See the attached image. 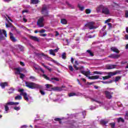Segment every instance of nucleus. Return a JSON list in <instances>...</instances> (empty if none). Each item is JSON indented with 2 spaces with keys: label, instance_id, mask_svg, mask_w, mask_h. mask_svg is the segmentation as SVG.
I'll use <instances>...</instances> for the list:
<instances>
[{
  "label": "nucleus",
  "instance_id": "1",
  "mask_svg": "<svg viewBox=\"0 0 128 128\" xmlns=\"http://www.w3.org/2000/svg\"><path fill=\"white\" fill-rule=\"evenodd\" d=\"M25 86L28 88H31V90H34L35 88L40 90L42 88L40 85L30 82H26Z\"/></svg>",
  "mask_w": 128,
  "mask_h": 128
},
{
  "label": "nucleus",
  "instance_id": "2",
  "mask_svg": "<svg viewBox=\"0 0 128 128\" xmlns=\"http://www.w3.org/2000/svg\"><path fill=\"white\" fill-rule=\"evenodd\" d=\"M80 72L82 74H84V76H86V78H88V80H98L100 78V76H89L90 74V70L88 71H80Z\"/></svg>",
  "mask_w": 128,
  "mask_h": 128
},
{
  "label": "nucleus",
  "instance_id": "3",
  "mask_svg": "<svg viewBox=\"0 0 128 128\" xmlns=\"http://www.w3.org/2000/svg\"><path fill=\"white\" fill-rule=\"evenodd\" d=\"M46 88H50V90H49L50 92H52V90L62 92V88L58 86H55L52 88V84H46Z\"/></svg>",
  "mask_w": 128,
  "mask_h": 128
},
{
  "label": "nucleus",
  "instance_id": "4",
  "mask_svg": "<svg viewBox=\"0 0 128 128\" xmlns=\"http://www.w3.org/2000/svg\"><path fill=\"white\" fill-rule=\"evenodd\" d=\"M18 92H20V96H24V100H26V102H28V100H30V98H28V94H26V92H24V89H19L18 90Z\"/></svg>",
  "mask_w": 128,
  "mask_h": 128
},
{
  "label": "nucleus",
  "instance_id": "5",
  "mask_svg": "<svg viewBox=\"0 0 128 128\" xmlns=\"http://www.w3.org/2000/svg\"><path fill=\"white\" fill-rule=\"evenodd\" d=\"M4 34L6 36V38H7L8 35L6 34V31L4 30H0V42L1 40H4Z\"/></svg>",
  "mask_w": 128,
  "mask_h": 128
},
{
  "label": "nucleus",
  "instance_id": "6",
  "mask_svg": "<svg viewBox=\"0 0 128 128\" xmlns=\"http://www.w3.org/2000/svg\"><path fill=\"white\" fill-rule=\"evenodd\" d=\"M41 12L44 14V16H48V6H42Z\"/></svg>",
  "mask_w": 128,
  "mask_h": 128
},
{
  "label": "nucleus",
  "instance_id": "7",
  "mask_svg": "<svg viewBox=\"0 0 128 128\" xmlns=\"http://www.w3.org/2000/svg\"><path fill=\"white\" fill-rule=\"evenodd\" d=\"M104 94L106 98H108V100H111V98H112V95L114 94V92H112V91L106 90L104 91Z\"/></svg>",
  "mask_w": 128,
  "mask_h": 128
},
{
  "label": "nucleus",
  "instance_id": "8",
  "mask_svg": "<svg viewBox=\"0 0 128 128\" xmlns=\"http://www.w3.org/2000/svg\"><path fill=\"white\" fill-rule=\"evenodd\" d=\"M85 26L89 30H94V28H96L94 26V22H90L85 25Z\"/></svg>",
  "mask_w": 128,
  "mask_h": 128
},
{
  "label": "nucleus",
  "instance_id": "9",
  "mask_svg": "<svg viewBox=\"0 0 128 128\" xmlns=\"http://www.w3.org/2000/svg\"><path fill=\"white\" fill-rule=\"evenodd\" d=\"M37 26L38 28H42L44 26V17L40 18L37 22Z\"/></svg>",
  "mask_w": 128,
  "mask_h": 128
},
{
  "label": "nucleus",
  "instance_id": "10",
  "mask_svg": "<svg viewBox=\"0 0 128 128\" xmlns=\"http://www.w3.org/2000/svg\"><path fill=\"white\" fill-rule=\"evenodd\" d=\"M43 78H46V80H50V82H54L52 80H56V82H58L60 80V79H58V78H52L51 80L50 79V78H48V76H46V75L44 74L42 75Z\"/></svg>",
  "mask_w": 128,
  "mask_h": 128
},
{
  "label": "nucleus",
  "instance_id": "11",
  "mask_svg": "<svg viewBox=\"0 0 128 128\" xmlns=\"http://www.w3.org/2000/svg\"><path fill=\"white\" fill-rule=\"evenodd\" d=\"M102 14H110V10L108 8L104 6L103 9L102 10Z\"/></svg>",
  "mask_w": 128,
  "mask_h": 128
},
{
  "label": "nucleus",
  "instance_id": "12",
  "mask_svg": "<svg viewBox=\"0 0 128 128\" xmlns=\"http://www.w3.org/2000/svg\"><path fill=\"white\" fill-rule=\"evenodd\" d=\"M106 74H108V76L102 77L104 80H108L109 78H110L112 76V72H108L106 73Z\"/></svg>",
  "mask_w": 128,
  "mask_h": 128
},
{
  "label": "nucleus",
  "instance_id": "13",
  "mask_svg": "<svg viewBox=\"0 0 128 128\" xmlns=\"http://www.w3.org/2000/svg\"><path fill=\"white\" fill-rule=\"evenodd\" d=\"M16 74H20V72L24 70V69L22 68H16Z\"/></svg>",
  "mask_w": 128,
  "mask_h": 128
},
{
  "label": "nucleus",
  "instance_id": "14",
  "mask_svg": "<svg viewBox=\"0 0 128 128\" xmlns=\"http://www.w3.org/2000/svg\"><path fill=\"white\" fill-rule=\"evenodd\" d=\"M30 39L32 40H34V42H40V39L37 36H29Z\"/></svg>",
  "mask_w": 128,
  "mask_h": 128
},
{
  "label": "nucleus",
  "instance_id": "15",
  "mask_svg": "<svg viewBox=\"0 0 128 128\" xmlns=\"http://www.w3.org/2000/svg\"><path fill=\"white\" fill-rule=\"evenodd\" d=\"M120 56V55H118V54H112L108 56V58H118Z\"/></svg>",
  "mask_w": 128,
  "mask_h": 128
},
{
  "label": "nucleus",
  "instance_id": "16",
  "mask_svg": "<svg viewBox=\"0 0 128 128\" xmlns=\"http://www.w3.org/2000/svg\"><path fill=\"white\" fill-rule=\"evenodd\" d=\"M82 94L81 93H78V94H76L74 92H71L68 94V96L70 97V96H82Z\"/></svg>",
  "mask_w": 128,
  "mask_h": 128
},
{
  "label": "nucleus",
  "instance_id": "17",
  "mask_svg": "<svg viewBox=\"0 0 128 128\" xmlns=\"http://www.w3.org/2000/svg\"><path fill=\"white\" fill-rule=\"evenodd\" d=\"M104 6L102 5H100L99 6L97 7V8H96L97 12H102V10L104 9Z\"/></svg>",
  "mask_w": 128,
  "mask_h": 128
},
{
  "label": "nucleus",
  "instance_id": "18",
  "mask_svg": "<svg viewBox=\"0 0 128 128\" xmlns=\"http://www.w3.org/2000/svg\"><path fill=\"white\" fill-rule=\"evenodd\" d=\"M110 50L112 52H116V54H120V50H118V48L116 47H112Z\"/></svg>",
  "mask_w": 128,
  "mask_h": 128
},
{
  "label": "nucleus",
  "instance_id": "19",
  "mask_svg": "<svg viewBox=\"0 0 128 128\" xmlns=\"http://www.w3.org/2000/svg\"><path fill=\"white\" fill-rule=\"evenodd\" d=\"M10 39L12 42H16V39L14 36V34L12 32H10Z\"/></svg>",
  "mask_w": 128,
  "mask_h": 128
},
{
  "label": "nucleus",
  "instance_id": "20",
  "mask_svg": "<svg viewBox=\"0 0 128 128\" xmlns=\"http://www.w3.org/2000/svg\"><path fill=\"white\" fill-rule=\"evenodd\" d=\"M116 65H108L106 66L107 70H112V68H116Z\"/></svg>",
  "mask_w": 128,
  "mask_h": 128
},
{
  "label": "nucleus",
  "instance_id": "21",
  "mask_svg": "<svg viewBox=\"0 0 128 128\" xmlns=\"http://www.w3.org/2000/svg\"><path fill=\"white\" fill-rule=\"evenodd\" d=\"M0 86L2 88H4L6 86H8V82H2L0 83Z\"/></svg>",
  "mask_w": 128,
  "mask_h": 128
},
{
  "label": "nucleus",
  "instance_id": "22",
  "mask_svg": "<svg viewBox=\"0 0 128 128\" xmlns=\"http://www.w3.org/2000/svg\"><path fill=\"white\" fill-rule=\"evenodd\" d=\"M120 72H121L120 70H116L114 72H111V74H112V76H116V74H120Z\"/></svg>",
  "mask_w": 128,
  "mask_h": 128
},
{
  "label": "nucleus",
  "instance_id": "23",
  "mask_svg": "<svg viewBox=\"0 0 128 128\" xmlns=\"http://www.w3.org/2000/svg\"><path fill=\"white\" fill-rule=\"evenodd\" d=\"M73 66H74V68H75L76 70H82L84 68V66H82L80 67H78L76 66V65H74Z\"/></svg>",
  "mask_w": 128,
  "mask_h": 128
},
{
  "label": "nucleus",
  "instance_id": "24",
  "mask_svg": "<svg viewBox=\"0 0 128 128\" xmlns=\"http://www.w3.org/2000/svg\"><path fill=\"white\" fill-rule=\"evenodd\" d=\"M22 95H18L17 96H16L15 97V100H22Z\"/></svg>",
  "mask_w": 128,
  "mask_h": 128
},
{
  "label": "nucleus",
  "instance_id": "25",
  "mask_svg": "<svg viewBox=\"0 0 128 128\" xmlns=\"http://www.w3.org/2000/svg\"><path fill=\"white\" fill-rule=\"evenodd\" d=\"M31 2L33 4H38V2H40V0H31Z\"/></svg>",
  "mask_w": 128,
  "mask_h": 128
},
{
  "label": "nucleus",
  "instance_id": "26",
  "mask_svg": "<svg viewBox=\"0 0 128 128\" xmlns=\"http://www.w3.org/2000/svg\"><path fill=\"white\" fill-rule=\"evenodd\" d=\"M8 105L7 104H6L4 105V108H5V110H6V113L8 114V111L10 110V108H8Z\"/></svg>",
  "mask_w": 128,
  "mask_h": 128
},
{
  "label": "nucleus",
  "instance_id": "27",
  "mask_svg": "<svg viewBox=\"0 0 128 128\" xmlns=\"http://www.w3.org/2000/svg\"><path fill=\"white\" fill-rule=\"evenodd\" d=\"M94 74H104V72H102L95 71L94 72Z\"/></svg>",
  "mask_w": 128,
  "mask_h": 128
},
{
  "label": "nucleus",
  "instance_id": "28",
  "mask_svg": "<svg viewBox=\"0 0 128 128\" xmlns=\"http://www.w3.org/2000/svg\"><path fill=\"white\" fill-rule=\"evenodd\" d=\"M50 54H52V56H56V54H54V50H49Z\"/></svg>",
  "mask_w": 128,
  "mask_h": 128
},
{
  "label": "nucleus",
  "instance_id": "29",
  "mask_svg": "<svg viewBox=\"0 0 128 128\" xmlns=\"http://www.w3.org/2000/svg\"><path fill=\"white\" fill-rule=\"evenodd\" d=\"M118 122H124V118H119L117 119Z\"/></svg>",
  "mask_w": 128,
  "mask_h": 128
},
{
  "label": "nucleus",
  "instance_id": "30",
  "mask_svg": "<svg viewBox=\"0 0 128 128\" xmlns=\"http://www.w3.org/2000/svg\"><path fill=\"white\" fill-rule=\"evenodd\" d=\"M62 56L63 60H66V52H63Z\"/></svg>",
  "mask_w": 128,
  "mask_h": 128
},
{
  "label": "nucleus",
  "instance_id": "31",
  "mask_svg": "<svg viewBox=\"0 0 128 128\" xmlns=\"http://www.w3.org/2000/svg\"><path fill=\"white\" fill-rule=\"evenodd\" d=\"M86 52H88L90 56H94V54L90 50H87Z\"/></svg>",
  "mask_w": 128,
  "mask_h": 128
},
{
  "label": "nucleus",
  "instance_id": "32",
  "mask_svg": "<svg viewBox=\"0 0 128 128\" xmlns=\"http://www.w3.org/2000/svg\"><path fill=\"white\" fill-rule=\"evenodd\" d=\"M122 78V76H116V77L115 78L114 82H118V80H120V78Z\"/></svg>",
  "mask_w": 128,
  "mask_h": 128
},
{
  "label": "nucleus",
  "instance_id": "33",
  "mask_svg": "<svg viewBox=\"0 0 128 128\" xmlns=\"http://www.w3.org/2000/svg\"><path fill=\"white\" fill-rule=\"evenodd\" d=\"M61 22H62L63 24H66V22H67L66 20L64 19V18L62 19V20H61Z\"/></svg>",
  "mask_w": 128,
  "mask_h": 128
},
{
  "label": "nucleus",
  "instance_id": "34",
  "mask_svg": "<svg viewBox=\"0 0 128 128\" xmlns=\"http://www.w3.org/2000/svg\"><path fill=\"white\" fill-rule=\"evenodd\" d=\"M100 124H104L106 126V124H108V122L104 120H101Z\"/></svg>",
  "mask_w": 128,
  "mask_h": 128
},
{
  "label": "nucleus",
  "instance_id": "35",
  "mask_svg": "<svg viewBox=\"0 0 128 128\" xmlns=\"http://www.w3.org/2000/svg\"><path fill=\"white\" fill-rule=\"evenodd\" d=\"M78 6L80 10H84V7L82 6H80V4H78Z\"/></svg>",
  "mask_w": 128,
  "mask_h": 128
},
{
  "label": "nucleus",
  "instance_id": "36",
  "mask_svg": "<svg viewBox=\"0 0 128 128\" xmlns=\"http://www.w3.org/2000/svg\"><path fill=\"white\" fill-rule=\"evenodd\" d=\"M98 104H100V106H104V102H100L98 100V102H97Z\"/></svg>",
  "mask_w": 128,
  "mask_h": 128
},
{
  "label": "nucleus",
  "instance_id": "37",
  "mask_svg": "<svg viewBox=\"0 0 128 128\" xmlns=\"http://www.w3.org/2000/svg\"><path fill=\"white\" fill-rule=\"evenodd\" d=\"M18 48L19 50H20L21 52H22L24 50V46H22L20 45H19L18 46Z\"/></svg>",
  "mask_w": 128,
  "mask_h": 128
},
{
  "label": "nucleus",
  "instance_id": "38",
  "mask_svg": "<svg viewBox=\"0 0 128 128\" xmlns=\"http://www.w3.org/2000/svg\"><path fill=\"white\" fill-rule=\"evenodd\" d=\"M29 78L30 80H31L32 82L36 80V78L34 76H30Z\"/></svg>",
  "mask_w": 128,
  "mask_h": 128
},
{
  "label": "nucleus",
  "instance_id": "39",
  "mask_svg": "<svg viewBox=\"0 0 128 128\" xmlns=\"http://www.w3.org/2000/svg\"><path fill=\"white\" fill-rule=\"evenodd\" d=\"M66 4L70 6V8H74V6L72 5L71 4H70L68 2H66Z\"/></svg>",
  "mask_w": 128,
  "mask_h": 128
},
{
  "label": "nucleus",
  "instance_id": "40",
  "mask_svg": "<svg viewBox=\"0 0 128 128\" xmlns=\"http://www.w3.org/2000/svg\"><path fill=\"white\" fill-rule=\"evenodd\" d=\"M6 28H11V26H12V24L9 23V24H6Z\"/></svg>",
  "mask_w": 128,
  "mask_h": 128
},
{
  "label": "nucleus",
  "instance_id": "41",
  "mask_svg": "<svg viewBox=\"0 0 128 128\" xmlns=\"http://www.w3.org/2000/svg\"><path fill=\"white\" fill-rule=\"evenodd\" d=\"M44 68H45L47 70H50V72H52V68H50L48 66H44Z\"/></svg>",
  "mask_w": 128,
  "mask_h": 128
},
{
  "label": "nucleus",
  "instance_id": "42",
  "mask_svg": "<svg viewBox=\"0 0 128 128\" xmlns=\"http://www.w3.org/2000/svg\"><path fill=\"white\" fill-rule=\"evenodd\" d=\"M14 108L15 110H20V106H15Z\"/></svg>",
  "mask_w": 128,
  "mask_h": 128
},
{
  "label": "nucleus",
  "instance_id": "43",
  "mask_svg": "<svg viewBox=\"0 0 128 128\" xmlns=\"http://www.w3.org/2000/svg\"><path fill=\"white\" fill-rule=\"evenodd\" d=\"M8 106H14V102H8L6 104Z\"/></svg>",
  "mask_w": 128,
  "mask_h": 128
},
{
  "label": "nucleus",
  "instance_id": "44",
  "mask_svg": "<svg viewBox=\"0 0 128 128\" xmlns=\"http://www.w3.org/2000/svg\"><path fill=\"white\" fill-rule=\"evenodd\" d=\"M96 107L94 106H90V110H96Z\"/></svg>",
  "mask_w": 128,
  "mask_h": 128
},
{
  "label": "nucleus",
  "instance_id": "45",
  "mask_svg": "<svg viewBox=\"0 0 128 128\" xmlns=\"http://www.w3.org/2000/svg\"><path fill=\"white\" fill-rule=\"evenodd\" d=\"M110 126L112 128H114V126H116V124H114V123H110Z\"/></svg>",
  "mask_w": 128,
  "mask_h": 128
},
{
  "label": "nucleus",
  "instance_id": "46",
  "mask_svg": "<svg viewBox=\"0 0 128 128\" xmlns=\"http://www.w3.org/2000/svg\"><path fill=\"white\" fill-rule=\"evenodd\" d=\"M90 12H92V10L90 9L86 10V14H90Z\"/></svg>",
  "mask_w": 128,
  "mask_h": 128
},
{
  "label": "nucleus",
  "instance_id": "47",
  "mask_svg": "<svg viewBox=\"0 0 128 128\" xmlns=\"http://www.w3.org/2000/svg\"><path fill=\"white\" fill-rule=\"evenodd\" d=\"M20 74V78H22H22H24V74H21V73H20V74Z\"/></svg>",
  "mask_w": 128,
  "mask_h": 128
},
{
  "label": "nucleus",
  "instance_id": "48",
  "mask_svg": "<svg viewBox=\"0 0 128 128\" xmlns=\"http://www.w3.org/2000/svg\"><path fill=\"white\" fill-rule=\"evenodd\" d=\"M69 70H70L71 72H74V68H72V66H69Z\"/></svg>",
  "mask_w": 128,
  "mask_h": 128
},
{
  "label": "nucleus",
  "instance_id": "49",
  "mask_svg": "<svg viewBox=\"0 0 128 128\" xmlns=\"http://www.w3.org/2000/svg\"><path fill=\"white\" fill-rule=\"evenodd\" d=\"M46 30L44 29H42V30H40L39 32H40V34H44V32H46Z\"/></svg>",
  "mask_w": 128,
  "mask_h": 128
},
{
  "label": "nucleus",
  "instance_id": "50",
  "mask_svg": "<svg viewBox=\"0 0 128 128\" xmlns=\"http://www.w3.org/2000/svg\"><path fill=\"white\" fill-rule=\"evenodd\" d=\"M91 100L92 102H98V100L96 99V98H91Z\"/></svg>",
  "mask_w": 128,
  "mask_h": 128
},
{
  "label": "nucleus",
  "instance_id": "51",
  "mask_svg": "<svg viewBox=\"0 0 128 128\" xmlns=\"http://www.w3.org/2000/svg\"><path fill=\"white\" fill-rule=\"evenodd\" d=\"M42 54L43 58H45L46 60H48V57L46 55V54Z\"/></svg>",
  "mask_w": 128,
  "mask_h": 128
},
{
  "label": "nucleus",
  "instance_id": "52",
  "mask_svg": "<svg viewBox=\"0 0 128 128\" xmlns=\"http://www.w3.org/2000/svg\"><path fill=\"white\" fill-rule=\"evenodd\" d=\"M23 30H28V32H30V30L29 29H28V28L24 26L22 27Z\"/></svg>",
  "mask_w": 128,
  "mask_h": 128
},
{
  "label": "nucleus",
  "instance_id": "53",
  "mask_svg": "<svg viewBox=\"0 0 128 128\" xmlns=\"http://www.w3.org/2000/svg\"><path fill=\"white\" fill-rule=\"evenodd\" d=\"M125 17L126 18H128V11L126 10L125 12Z\"/></svg>",
  "mask_w": 128,
  "mask_h": 128
},
{
  "label": "nucleus",
  "instance_id": "54",
  "mask_svg": "<svg viewBox=\"0 0 128 128\" xmlns=\"http://www.w3.org/2000/svg\"><path fill=\"white\" fill-rule=\"evenodd\" d=\"M40 92L41 94H42V96H44V94H46V92H44L42 90H40Z\"/></svg>",
  "mask_w": 128,
  "mask_h": 128
},
{
  "label": "nucleus",
  "instance_id": "55",
  "mask_svg": "<svg viewBox=\"0 0 128 128\" xmlns=\"http://www.w3.org/2000/svg\"><path fill=\"white\" fill-rule=\"evenodd\" d=\"M58 50H60V48H57L56 49L53 50V52H58Z\"/></svg>",
  "mask_w": 128,
  "mask_h": 128
},
{
  "label": "nucleus",
  "instance_id": "56",
  "mask_svg": "<svg viewBox=\"0 0 128 128\" xmlns=\"http://www.w3.org/2000/svg\"><path fill=\"white\" fill-rule=\"evenodd\" d=\"M75 64H74V66H78V62L77 60H76L74 62Z\"/></svg>",
  "mask_w": 128,
  "mask_h": 128
},
{
  "label": "nucleus",
  "instance_id": "57",
  "mask_svg": "<svg viewBox=\"0 0 128 128\" xmlns=\"http://www.w3.org/2000/svg\"><path fill=\"white\" fill-rule=\"evenodd\" d=\"M56 36H58L60 35V33H58V32L56 31Z\"/></svg>",
  "mask_w": 128,
  "mask_h": 128
},
{
  "label": "nucleus",
  "instance_id": "58",
  "mask_svg": "<svg viewBox=\"0 0 128 128\" xmlns=\"http://www.w3.org/2000/svg\"><path fill=\"white\" fill-rule=\"evenodd\" d=\"M52 62L58 66L60 65V64H58L56 60H53Z\"/></svg>",
  "mask_w": 128,
  "mask_h": 128
},
{
  "label": "nucleus",
  "instance_id": "59",
  "mask_svg": "<svg viewBox=\"0 0 128 128\" xmlns=\"http://www.w3.org/2000/svg\"><path fill=\"white\" fill-rule=\"evenodd\" d=\"M54 120H56V122H60V118H56L54 119Z\"/></svg>",
  "mask_w": 128,
  "mask_h": 128
},
{
  "label": "nucleus",
  "instance_id": "60",
  "mask_svg": "<svg viewBox=\"0 0 128 128\" xmlns=\"http://www.w3.org/2000/svg\"><path fill=\"white\" fill-rule=\"evenodd\" d=\"M102 84H110V82H108L102 81Z\"/></svg>",
  "mask_w": 128,
  "mask_h": 128
},
{
  "label": "nucleus",
  "instance_id": "61",
  "mask_svg": "<svg viewBox=\"0 0 128 128\" xmlns=\"http://www.w3.org/2000/svg\"><path fill=\"white\" fill-rule=\"evenodd\" d=\"M20 66H24V63L23 62H20Z\"/></svg>",
  "mask_w": 128,
  "mask_h": 128
},
{
  "label": "nucleus",
  "instance_id": "62",
  "mask_svg": "<svg viewBox=\"0 0 128 128\" xmlns=\"http://www.w3.org/2000/svg\"><path fill=\"white\" fill-rule=\"evenodd\" d=\"M46 36H47V34H40V36H44V37Z\"/></svg>",
  "mask_w": 128,
  "mask_h": 128
},
{
  "label": "nucleus",
  "instance_id": "63",
  "mask_svg": "<svg viewBox=\"0 0 128 128\" xmlns=\"http://www.w3.org/2000/svg\"><path fill=\"white\" fill-rule=\"evenodd\" d=\"M9 90H12V92H14V88H10L9 89Z\"/></svg>",
  "mask_w": 128,
  "mask_h": 128
},
{
  "label": "nucleus",
  "instance_id": "64",
  "mask_svg": "<svg viewBox=\"0 0 128 128\" xmlns=\"http://www.w3.org/2000/svg\"><path fill=\"white\" fill-rule=\"evenodd\" d=\"M108 26L109 28H112V24L110 23H108Z\"/></svg>",
  "mask_w": 128,
  "mask_h": 128
}]
</instances>
